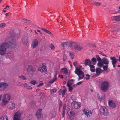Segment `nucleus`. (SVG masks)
<instances>
[{
    "label": "nucleus",
    "instance_id": "obj_1",
    "mask_svg": "<svg viewBox=\"0 0 120 120\" xmlns=\"http://www.w3.org/2000/svg\"><path fill=\"white\" fill-rule=\"evenodd\" d=\"M6 42H3L0 45V54L4 55L7 49L11 46L12 48L15 47L16 42L15 40L11 37L7 38L5 39Z\"/></svg>",
    "mask_w": 120,
    "mask_h": 120
},
{
    "label": "nucleus",
    "instance_id": "obj_2",
    "mask_svg": "<svg viewBox=\"0 0 120 120\" xmlns=\"http://www.w3.org/2000/svg\"><path fill=\"white\" fill-rule=\"evenodd\" d=\"M77 63V61L73 63V65L75 67V68L74 72L78 76V80L79 81L83 78L84 74L81 69H79L77 68V67H76V65Z\"/></svg>",
    "mask_w": 120,
    "mask_h": 120
},
{
    "label": "nucleus",
    "instance_id": "obj_3",
    "mask_svg": "<svg viewBox=\"0 0 120 120\" xmlns=\"http://www.w3.org/2000/svg\"><path fill=\"white\" fill-rule=\"evenodd\" d=\"M10 98L9 94H3L1 99L2 105L3 106L6 105L9 101Z\"/></svg>",
    "mask_w": 120,
    "mask_h": 120
},
{
    "label": "nucleus",
    "instance_id": "obj_4",
    "mask_svg": "<svg viewBox=\"0 0 120 120\" xmlns=\"http://www.w3.org/2000/svg\"><path fill=\"white\" fill-rule=\"evenodd\" d=\"M22 111L19 110L16 112L13 117V120H21V116Z\"/></svg>",
    "mask_w": 120,
    "mask_h": 120
},
{
    "label": "nucleus",
    "instance_id": "obj_5",
    "mask_svg": "<svg viewBox=\"0 0 120 120\" xmlns=\"http://www.w3.org/2000/svg\"><path fill=\"white\" fill-rule=\"evenodd\" d=\"M109 83L107 82H102L101 84V89L104 91H106L109 86Z\"/></svg>",
    "mask_w": 120,
    "mask_h": 120
},
{
    "label": "nucleus",
    "instance_id": "obj_6",
    "mask_svg": "<svg viewBox=\"0 0 120 120\" xmlns=\"http://www.w3.org/2000/svg\"><path fill=\"white\" fill-rule=\"evenodd\" d=\"M71 105L73 109H78L80 107L81 104L80 102H79L73 101L71 103Z\"/></svg>",
    "mask_w": 120,
    "mask_h": 120
},
{
    "label": "nucleus",
    "instance_id": "obj_7",
    "mask_svg": "<svg viewBox=\"0 0 120 120\" xmlns=\"http://www.w3.org/2000/svg\"><path fill=\"white\" fill-rule=\"evenodd\" d=\"M35 70L33 67L31 65H29L27 68V72L31 76H33Z\"/></svg>",
    "mask_w": 120,
    "mask_h": 120
},
{
    "label": "nucleus",
    "instance_id": "obj_8",
    "mask_svg": "<svg viewBox=\"0 0 120 120\" xmlns=\"http://www.w3.org/2000/svg\"><path fill=\"white\" fill-rule=\"evenodd\" d=\"M100 112L101 115L105 116H107L109 114L107 109L104 106H102L100 108Z\"/></svg>",
    "mask_w": 120,
    "mask_h": 120
},
{
    "label": "nucleus",
    "instance_id": "obj_9",
    "mask_svg": "<svg viewBox=\"0 0 120 120\" xmlns=\"http://www.w3.org/2000/svg\"><path fill=\"white\" fill-rule=\"evenodd\" d=\"M8 86V84L4 82H0V91H2L5 89Z\"/></svg>",
    "mask_w": 120,
    "mask_h": 120
},
{
    "label": "nucleus",
    "instance_id": "obj_10",
    "mask_svg": "<svg viewBox=\"0 0 120 120\" xmlns=\"http://www.w3.org/2000/svg\"><path fill=\"white\" fill-rule=\"evenodd\" d=\"M82 111L85 115H86L87 117H90L93 113L92 111L91 110H89L84 109L82 110Z\"/></svg>",
    "mask_w": 120,
    "mask_h": 120
},
{
    "label": "nucleus",
    "instance_id": "obj_11",
    "mask_svg": "<svg viewBox=\"0 0 120 120\" xmlns=\"http://www.w3.org/2000/svg\"><path fill=\"white\" fill-rule=\"evenodd\" d=\"M38 70L42 73L46 74L47 72L46 67L45 65L43 64L42 65L41 67L39 68Z\"/></svg>",
    "mask_w": 120,
    "mask_h": 120
},
{
    "label": "nucleus",
    "instance_id": "obj_12",
    "mask_svg": "<svg viewBox=\"0 0 120 120\" xmlns=\"http://www.w3.org/2000/svg\"><path fill=\"white\" fill-rule=\"evenodd\" d=\"M67 113L68 116L69 118H71L75 116V112L73 110L71 109L69 110Z\"/></svg>",
    "mask_w": 120,
    "mask_h": 120
},
{
    "label": "nucleus",
    "instance_id": "obj_13",
    "mask_svg": "<svg viewBox=\"0 0 120 120\" xmlns=\"http://www.w3.org/2000/svg\"><path fill=\"white\" fill-rule=\"evenodd\" d=\"M42 110L41 108H40L37 110L36 112L35 116L38 119H39L41 118Z\"/></svg>",
    "mask_w": 120,
    "mask_h": 120
},
{
    "label": "nucleus",
    "instance_id": "obj_14",
    "mask_svg": "<svg viewBox=\"0 0 120 120\" xmlns=\"http://www.w3.org/2000/svg\"><path fill=\"white\" fill-rule=\"evenodd\" d=\"M38 41L37 39H35L33 41L31 44V47L32 48H35L38 45Z\"/></svg>",
    "mask_w": 120,
    "mask_h": 120
},
{
    "label": "nucleus",
    "instance_id": "obj_15",
    "mask_svg": "<svg viewBox=\"0 0 120 120\" xmlns=\"http://www.w3.org/2000/svg\"><path fill=\"white\" fill-rule=\"evenodd\" d=\"M109 106L112 108H114L116 107V104L114 101L111 100H109L108 101Z\"/></svg>",
    "mask_w": 120,
    "mask_h": 120
},
{
    "label": "nucleus",
    "instance_id": "obj_16",
    "mask_svg": "<svg viewBox=\"0 0 120 120\" xmlns=\"http://www.w3.org/2000/svg\"><path fill=\"white\" fill-rule=\"evenodd\" d=\"M105 98V95L104 94L101 93L98 94V100L101 101L104 100Z\"/></svg>",
    "mask_w": 120,
    "mask_h": 120
},
{
    "label": "nucleus",
    "instance_id": "obj_17",
    "mask_svg": "<svg viewBox=\"0 0 120 120\" xmlns=\"http://www.w3.org/2000/svg\"><path fill=\"white\" fill-rule=\"evenodd\" d=\"M102 62L103 64L108 65L109 63V61L106 57H103L102 59Z\"/></svg>",
    "mask_w": 120,
    "mask_h": 120
},
{
    "label": "nucleus",
    "instance_id": "obj_18",
    "mask_svg": "<svg viewBox=\"0 0 120 120\" xmlns=\"http://www.w3.org/2000/svg\"><path fill=\"white\" fill-rule=\"evenodd\" d=\"M66 91L67 90L66 89H64L63 90L61 89L58 91V93L59 95L62 94V96H64Z\"/></svg>",
    "mask_w": 120,
    "mask_h": 120
},
{
    "label": "nucleus",
    "instance_id": "obj_19",
    "mask_svg": "<svg viewBox=\"0 0 120 120\" xmlns=\"http://www.w3.org/2000/svg\"><path fill=\"white\" fill-rule=\"evenodd\" d=\"M110 59L112 60V64H116L117 61L118 60L116 59L115 57H110Z\"/></svg>",
    "mask_w": 120,
    "mask_h": 120
},
{
    "label": "nucleus",
    "instance_id": "obj_20",
    "mask_svg": "<svg viewBox=\"0 0 120 120\" xmlns=\"http://www.w3.org/2000/svg\"><path fill=\"white\" fill-rule=\"evenodd\" d=\"M10 106L9 107V109L12 110L14 109L15 107V105L14 102L11 101L10 102Z\"/></svg>",
    "mask_w": 120,
    "mask_h": 120
},
{
    "label": "nucleus",
    "instance_id": "obj_21",
    "mask_svg": "<svg viewBox=\"0 0 120 120\" xmlns=\"http://www.w3.org/2000/svg\"><path fill=\"white\" fill-rule=\"evenodd\" d=\"M60 72L61 73H63L65 75H67L68 72L67 69L65 68H62L60 70Z\"/></svg>",
    "mask_w": 120,
    "mask_h": 120
},
{
    "label": "nucleus",
    "instance_id": "obj_22",
    "mask_svg": "<svg viewBox=\"0 0 120 120\" xmlns=\"http://www.w3.org/2000/svg\"><path fill=\"white\" fill-rule=\"evenodd\" d=\"M74 48L75 50L79 51L82 48V47L79 45L76 44L74 46Z\"/></svg>",
    "mask_w": 120,
    "mask_h": 120
},
{
    "label": "nucleus",
    "instance_id": "obj_23",
    "mask_svg": "<svg viewBox=\"0 0 120 120\" xmlns=\"http://www.w3.org/2000/svg\"><path fill=\"white\" fill-rule=\"evenodd\" d=\"M63 44L64 46H66L68 47L71 46L72 45V44L70 42H66L63 43L62 44Z\"/></svg>",
    "mask_w": 120,
    "mask_h": 120
},
{
    "label": "nucleus",
    "instance_id": "obj_24",
    "mask_svg": "<svg viewBox=\"0 0 120 120\" xmlns=\"http://www.w3.org/2000/svg\"><path fill=\"white\" fill-rule=\"evenodd\" d=\"M7 55L6 56V58H9L11 60H13V54L12 53H8Z\"/></svg>",
    "mask_w": 120,
    "mask_h": 120
},
{
    "label": "nucleus",
    "instance_id": "obj_25",
    "mask_svg": "<svg viewBox=\"0 0 120 120\" xmlns=\"http://www.w3.org/2000/svg\"><path fill=\"white\" fill-rule=\"evenodd\" d=\"M74 81V80L73 79L69 80L67 83V86L70 87V86H71L73 82Z\"/></svg>",
    "mask_w": 120,
    "mask_h": 120
},
{
    "label": "nucleus",
    "instance_id": "obj_26",
    "mask_svg": "<svg viewBox=\"0 0 120 120\" xmlns=\"http://www.w3.org/2000/svg\"><path fill=\"white\" fill-rule=\"evenodd\" d=\"M92 61L86 59L85 60L84 64L86 65H88L90 64H91Z\"/></svg>",
    "mask_w": 120,
    "mask_h": 120
},
{
    "label": "nucleus",
    "instance_id": "obj_27",
    "mask_svg": "<svg viewBox=\"0 0 120 120\" xmlns=\"http://www.w3.org/2000/svg\"><path fill=\"white\" fill-rule=\"evenodd\" d=\"M96 71L97 75H99L101 72L102 70L101 68H96Z\"/></svg>",
    "mask_w": 120,
    "mask_h": 120
},
{
    "label": "nucleus",
    "instance_id": "obj_28",
    "mask_svg": "<svg viewBox=\"0 0 120 120\" xmlns=\"http://www.w3.org/2000/svg\"><path fill=\"white\" fill-rule=\"evenodd\" d=\"M57 74H56L54 76L53 79L51 81L49 82V83H52L53 82L56 80L57 79Z\"/></svg>",
    "mask_w": 120,
    "mask_h": 120
},
{
    "label": "nucleus",
    "instance_id": "obj_29",
    "mask_svg": "<svg viewBox=\"0 0 120 120\" xmlns=\"http://www.w3.org/2000/svg\"><path fill=\"white\" fill-rule=\"evenodd\" d=\"M113 19L117 21H120V15L113 17Z\"/></svg>",
    "mask_w": 120,
    "mask_h": 120
},
{
    "label": "nucleus",
    "instance_id": "obj_30",
    "mask_svg": "<svg viewBox=\"0 0 120 120\" xmlns=\"http://www.w3.org/2000/svg\"><path fill=\"white\" fill-rule=\"evenodd\" d=\"M74 53L73 52H70L69 53V55L71 58L72 59L74 58Z\"/></svg>",
    "mask_w": 120,
    "mask_h": 120
},
{
    "label": "nucleus",
    "instance_id": "obj_31",
    "mask_svg": "<svg viewBox=\"0 0 120 120\" xmlns=\"http://www.w3.org/2000/svg\"><path fill=\"white\" fill-rule=\"evenodd\" d=\"M0 120H9L8 117L6 116H4L0 118Z\"/></svg>",
    "mask_w": 120,
    "mask_h": 120
},
{
    "label": "nucleus",
    "instance_id": "obj_32",
    "mask_svg": "<svg viewBox=\"0 0 120 120\" xmlns=\"http://www.w3.org/2000/svg\"><path fill=\"white\" fill-rule=\"evenodd\" d=\"M41 29L42 30H43L44 31H45L46 33H47L48 34H52L48 30L45 29V28H41Z\"/></svg>",
    "mask_w": 120,
    "mask_h": 120
},
{
    "label": "nucleus",
    "instance_id": "obj_33",
    "mask_svg": "<svg viewBox=\"0 0 120 120\" xmlns=\"http://www.w3.org/2000/svg\"><path fill=\"white\" fill-rule=\"evenodd\" d=\"M103 63L102 62H99L97 64L98 66L100 68H101L103 65Z\"/></svg>",
    "mask_w": 120,
    "mask_h": 120
},
{
    "label": "nucleus",
    "instance_id": "obj_34",
    "mask_svg": "<svg viewBox=\"0 0 120 120\" xmlns=\"http://www.w3.org/2000/svg\"><path fill=\"white\" fill-rule=\"evenodd\" d=\"M92 4L95 6H99L101 5V3L99 2L93 3H92Z\"/></svg>",
    "mask_w": 120,
    "mask_h": 120
},
{
    "label": "nucleus",
    "instance_id": "obj_35",
    "mask_svg": "<svg viewBox=\"0 0 120 120\" xmlns=\"http://www.w3.org/2000/svg\"><path fill=\"white\" fill-rule=\"evenodd\" d=\"M91 60L93 62V63L92 62L91 64H92L94 65L95 64L96 61V59L95 58H93Z\"/></svg>",
    "mask_w": 120,
    "mask_h": 120
},
{
    "label": "nucleus",
    "instance_id": "obj_36",
    "mask_svg": "<svg viewBox=\"0 0 120 120\" xmlns=\"http://www.w3.org/2000/svg\"><path fill=\"white\" fill-rule=\"evenodd\" d=\"M43 82L42 81H40L38 83V85L37 86V87H40L42 86L43 84Z\"/></svg>",
    "mask_w": 120,
    "mask_h": 120
},
{
    "label": "nucleus",
    "instance_id": "obj_37",
    "mask_svg": "<svg viewBox=\"0 0 120 120\" xmlns=\"http://www.w3.org/2000/svg\"><path fill=\"white\" fill-rule=\"evenodd\" d=\"M96 58L97 61L99 62L101 60V59L99 56L98 55H96Z\"/></svg>",
    "mask_w": 120,
    "mask_h": 120
},
{
    "label": "nucleus",
    "instance_id": "obj_38",
    "mask_svg": "<svg viewBox=\"0 0 120 120\" xmlns=\"http://www.w3.org/2000/svg\"><path fill=\"white\" fill-rule=\"evenodd\" d=\"M30 83L34 85L36 84L37 83V82L34 80H32L31 81Z\"/></svg>",
    "mask_w": 120,
    "mask_h": 120
},
{
    "label": "nucleus",
    "instance_id": "obj_39",
    "mask_svg": "<svg viewBox=\"0 0 120 120\" xmlns=\"http://www.w3.org/2000/svg\"><path fill=\"white\" fill-rule=\"evenodd\" d=\"M56 89H51L50 90V93L51 94L54 93L56 92Z\"/></svg>",
    "mask_w": 120,
    "mask_h": 120
},
{
    "label": "nucleus",
    "instance_id": "obj_40",
    "mask_svg": "<svg viewBox=\"0 0 120 120\" xmlns=\"http://www.w3.org/2000/svg\"><path fill=\"white\" fill-rule=\"evenodd\" d=\"M108 65H105L103 66V68L104 70H106L107 69H108Z\"/></svg>",
    "mask_w": 120,
    "mask_h": 120
},
{
    "label": "nucleus",
    "instance_id": "obj_41",
    "mask_svg": "<svg viewBox=\"0 0 120 120\" xmlns=\"http://www.w3.org/2000/svg\"><path fill=\"white\" fill-rule=\"evenodd\" d=\"M19 77L22 80H25L26 78L24 76L21 75L19 76Z\"/></svg>",
    "mask_w": 120,
    "mask_h": 120
},
{
    "label": "nucleus",
    "instance_id": "obj_42",
    "mask_svg": "<svg viewBox=\"0 0 120 120\" xmlns=\"http://www.w3.org/2000/svg\"><path fill=\"white\" fill-rule=\"evenodd\" d=\"M50 47L51 49L52 50H54L55 48L54 46L52 44H50Z\"/></svg>",
    "mask_w": 120,
    "mask_h": 120
},
{
    "label": "nucleus",
    "instance_id": "obj_43",
    "mask_svg": "<svg viewBox=\"0 0 120 120\" xmlns=\"http://www.w3.org/2000/svg\"><path fill=\"white\" fill-rule=\"evenodd\" d=\"M5 24L4 23H3L1 24H0V27L3 28L5 27Z\"/></svg>",
    "mask_w": 120,
    "mask_h": 120
},
{
    "label": "nucleus",
    "instance_id": "obj_44",
    "mask_svg": "<svg viewBox=\"0 0 120 120\" xmlns=\"http://www.w3.org/2000/svg\"><path fill=\"white\" fill-rule=\"evenodd\" d=\"M91 76L93 77H97L99 75H97V74L96 73V74H94L93 75H91Z\"/></svg>",
    "mask_w": 120,
    "mask_h": 120
},
{
    "label": "nucleus",
    "instance_id": "obj_45",
    "mask_svg": "<svg viewBox=\"0 0 120 120\" xmlns=\"http://www.w3.org/2000/svg\"><path fill=\"white\" fill-rule=\"evenodd\" d=\"M69 87V91L70 92H71L73 89V87L71 86H70V87Z\"/></svg>",
    "mask_w": 120,
    "mask_h": 120
},
{
    "label": "nucleus",
    "instance_id": "obj_46",
    "mask_svg": "<svg viewBox=\"0 0 120 120\" xmlns=\"http://www.w3.org/2000/svg\"><path fill=\"white\" fill-rule=\"evenodd\" d=\"M92 64H89V65L90 67V69L93 68H94L95 66L92 65H91Z\"/></svg>",
    "mask_w": 120,
    "mask_h": 120
},
{
    "label": "nucleus",
    "instance_id": "obj_47",
    "mask_svg": "<svg viewBox=\"0 0 120 120\" xmlns=\"http://www.w3.org/2000/svg\"><path fill=\"white\" fill-rule=\"evenodd\" d=\"M66 106L65 105H64L63 106V108L62 111H65L66 109Z\"/></svg>",
    "mask_w": 120,
    "mask_h": 120
},
{
    "label": "nucleus",
    "instance_id": "obj_48",
    "mask_svg": "<svg viewBox=\"0 0 120 120\" xmlns=\"http://www.w3.org/2000/svg\"><path fill=\"white\" fill-rule=\"evenodd\" d=\"M67 59V56L66 55H64L63 56V60L64 61H65Z\"/></svg>",
    "mask_w": 120,
    "mask_h": 120
},
{
    "label": "nucleus",
    "instance_id": "obj_49",
    "mask_svg": "<svg viewBox=\"0 0 120 120\" xmlns=\"http://www.w3.org/2000/svg\"><path fill=\"white\" fill-rule=\"evenodd\" d=\"M56 112H54L52 113V118H53L55 116H56Z\"/></svg>",
    "mask_w": 120,
    "mask_h": 120
},
{
    "label": "nucleus",
    "instance_id": "obj_50",
    "mask_svg": "<svg viewBox=\"0 0 120 120\" xmlns=\"http://www.w3.org/2000/svg\"><path fill=\"white\" fill-rule=\"evenodd\" d=\"M62 117L63 118L64 117L65 114V111H62Z\"/></svg>",
    "mask_w": 120,
    "mask_h": 120
},
{
    "label": "nucleus",
    "instance_id": "obj_51",
    "mask_svg": "<svg viewBox=\"0 0 120 120\" xmlns=\"http://www.w3.org/2000/svg\"><path fill=\"white\" fill-rule=\"evenodd\" d=\"M90 70L91 72H94L95 71V69L94 68L90 69Z\"/></svg>",
    "mask_w": 120,
    "mask_h": 120
},
{
    "label": "nucleus",
    "instance_id": "obj_52",
    "mask_svg": "<svg viewBox=\"0 0 120 120\" xmlns=\"http://www.w3.org/2000/svg\"><path fill=\"white\" fill-rule=\"evenodd\" d=\"M62 102L61 101H60L59 103V107L60 108V107L62 106Z\"/></svg>",
    "mask_w": 120,
    "mask_h": 120
},
{
    "label": "nucleus",
    "instance_id": "obj_53",
    "mask_svg": "<svg viewBox=\"0 0 120 120\" xmlns=\"http://www.w3.org/2000/svg\"><path fill=\"white\" fill-rule=\"evenodd\" d=\"M82 83V81H80L78 82L77 84V85H79Z\"/></svg>",
    "mask_w": 120,
    "mask_h": 120
},
{
    "label": "nucleus",
    "instance_id": "obj_54",
    "mask_svg": "<svg viewBox=\"0 0 120 120\" xmlns=\"http://www.w3.org/2000/svg\"><path fill=\"white\" fill-rule=\"evenodd\" d=\"M23 86L24 87H27V83H25L24 84Z\"/></svg>",
    "mask_w": 120,
    "mask_h": 120
},
{
    "label": "nucleus",
    "instance_id": "obj_55",
    "mask_svg": "<svg viewBox=\"0 0 120 120\" xmlns=\"http://www.w3.org/2000/svg\"><path fill=\"white\" fill-rule=\"evenodd\" d=\"M82 67V66L80 65H79L77 67V68L79 69H80V68H81Z\"/></svg>",
    "mask_w": 120,
    "mask_h": 120
},
{
    "label": "nucleus",
    "instance_id": "obj_56",
    "mask_svg": "<svg viewBox=\"0 0 120 120\" xmlns=\"http://www.w3.org/2000/svg\"><path fill=\"white\" fill-rule=\"evenodd\" d=\"M32 88V87L31 86H29L27 88V89L28 90L31 89Z\"/></svg>",
    "mask_w": 120,
    "mask_h": 120
},
{
    "label": "nucleus",
    "instance_id": "obj_57",
    "mask_svg": "<svg viewBox=\"0 0 120 120\" xmlns=\"http://www.w3.org/2000/svg\"><path fill=\"white\" fill-rule=\"evenodd\" d=\"M9 7H10L9 6H8V5L6 6V7L4 8V9H6L7 8H9Z\"/></svg>",
    "mask_w": 120,
    "mask_h": 120
},
{
    "label": "nucleus",
    "instance_id": "obj_58",
    "mask_svg": "<svg viewBox=\"0 0 120 120\" xmlns=\"http://www.w3.org/2000/svg\"><path fill=\"white\" fill-rule=\"evenodd\" d=\"M50 86V85L49 84H47V85L46 87L47 88L48 87H49Z\"/></svg>",
    "mask_w": 120,
    "mask_h": 120
},
{
    "label": "nucleus",
    "instance_id": "obj_59",
    "mask_svg": "<svg viewBox=\"0 0 120 120\" xmlns=\"http://www.w3.org/2000/svg\"><path fill=\"white\" fill-rule=\"evenodd\" d=\"M90 76V75L89 74H86V76H87L88 77H89Z\"/></svg>",
    "mask_w": 120,
    "mask_h": 120
},
{
    "label": "nucleus",
    "instance_id": "obj_60",
    "mask_svg": "<svg viewBox=\"0 0 120 120\" xmlns=\"http://www.w3.org/2000/svg\"><path fill=\"white\" fill-rule=\"evenodd\" d=\"M2 96V95H0V101L1 100Z\"/></svg>",
    "mask_w": 120,
    "mask_h": 120
},
{
    "label": "nucleus",
    "instance_id": "obj_61",
    "mask_svg": "<svg viewBox=\"0 0 120 120\" xmlns=\"http://www.w3.org/2000/svg\"><path fill=\"white\" fill-rule=\"evenodd\" d=\"M86 79L88 80L89 79V77H87V78L86 77Z\"/></svg>",
    "mask_w": 120,
    "mask_h": 120
},
{
    "label": "nucleus",
    "instance_id": "obj_62",
    "mask_svg": "<svg viewBox=\"0 0 120 120\" xmlns=\"http://www.w3.org/2000/svg\"><path fill=\"white\" fill-rule=\"evenodd\" d=\"M102 55L103 56H106V57L107 56H106V55H104L103 54H102Z\"/></svg>",
    "mask_w": 120,
    "mask_h": 120
},
{
    "label": "nucleus",
    "instance_id": "obj_63",
    "mask_svg": "<svg viewBox=\"0 0 120 120\" xmlns=\"http://www.w3.org/2000/svg\"><path fill=\"white\" fill-rule=\"evenodd\" d=\"M39 90V89H37L36 91V92H37Z\"/></svg>",
    "mask_w": 120,
    "mask_h": 120
},
{
    "label": "nucleus",
    "instance_id": "obj_64",
    "mask_svg": "<svg viewBox=\"0 0 120 120\" xmlns=\"http://www.w3.org/2000/svg\"><path fill=\"white\" fill-rule=\"evenodd\" d=\"M8 13H6V14H5V15H6V16H7L8 15Z\"/></svg>",
    "mask_w": 120,
    "mask_h": 120
}]
</instances>
